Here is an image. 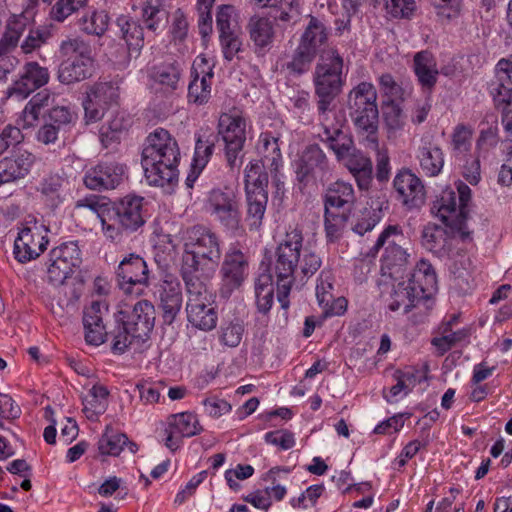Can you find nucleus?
<instances>
[{
    "label": "nucleus",
    "mask_w": 512,
    "mask_h": 512,
    "mask_svg": "<svg viewBox=\"0 0 512 512\" xmlns=\"http://www.w3.org/2000/svg\"><path fill=\"white\" fill-rule=\"evenodd\" d=\"M180 148L176 139L163 128L151 132L142 150L144 176L150 186L164 187L178 180Z\"/></svg>",
    "instance_id": "obj_1"
},
{
    "label": "nucleus",
    "mask_w": 512,
    "mask_h": 512,
    "mask_svg": "<svg viewBox=\"0 0 512 512\" xmlns=\"http://www.w3.org/2000/svg\"><path fill=\"white\" fill-rule=\"evenodd\" d=\"M221 258L219 237L211 230L195 226L187 230L183 243V280L209 281Z\"/></svg>",
    "instance_id": "obj_2"
},
{
    "label": "nucleus",
    "mask_w": 512,
    "mask_h": 512,
    "mask_svg": "<svg viewBox=\"0 0 512 512\" xmlns=\"http://www.w3.org/2000/svg\"><path fill=\"white\" fill-rule=\"evenodd\" d=\"M346 74L344 59L339 51L333 47L323 50L313 72L318 114L333 112L330 106L342 91Z\"/></svg>",
    "instance_id": "obj_3"
},
{
    "label": "nucleus",
    "mask_w": 512,
    "mask_h": 512,
    "mask_svg": "<svg viewBox=\"0 0 512 512\" xmlns=\"http://www.w3.org/2000/svg\"><path fill=\"white\" fill-rule=\"evenodd\" d=\"M303 236L298 228L289 229L275 252L274 274L277 298L283 309L289 307L288 296L294 283L295 271L301 257Z\"/></svg>",
    "instance_id": "obj_4"
},
{
    "label": "nucleus",
    "mask_w": 512,
    "mask_h": 512,
    "mask_svg": "<svg viewBox=\"0 0 512 512\" xmlns=\"http://www.w3.org/2000/svg\"><path fill=\"white\" fill-rule=\"evenodd\" d=\"M348 108L354 124L364 140L371 147L377 146L378 107L377 91L370 82H360L347 97Z\"/></svg>",
    "instance_id": "obj_5"
},
{
    "label": "nucleus",
    "mask_w": 512,
    "mask_h": 512,
    "mask_svg": "<svg viewBox=\"0 0 512 512\" xmlns=\"http://www.w3.org/2000/svg\"><path fill=\"white\" fill-rule=\"evenodd\" d=\"M144 198L127 195L113 206L103 220V234L112 242H120L124 232H134L144 223Z\"/></svg>",
    "instance_id": "obj_6"
},
{
    "label": "nucleus",
    "mask_w": 512,
    "mask_h": 512,
    "mask_svg": "<svg viewBox=\"0 0 512 512\" xmlns=\"http://www.w3.org/2000/svg\"><path fill=\"white\" fill-rule=\"evenodd\" d=\"M187 292V319L192 326L203 331L213 330L218 321L214 295L208 281L184 280Z\"/></svg>",
    "instance_id": "obj_7"
},
{
    "label": "nucleus",
    "mask_w": 512,
    "mask_h": 512,
    "mask_svg": "<svg viewBox=\"0 0 512 512\" xmlns=\"http://www.w3.org/2000/svg\"><path fill=\"white\" fill-rule=\"evenodd\" d=\"M471 189L463 182L457 183V191L444 189L432 202L431 214L447 227L461 231L468 216Z\"/></svg>",
    "instance_id": "obj_8"
},
{
    "label": "nucleus",
    "mask_w": 512,
    "mask_h": 512,
    "mask_svg": "<svg viewBox=\"0 0 512 512\" xmlns=\"http://www.w3.org/2000/svg\"><path fill=\"white\" fill-rule=\"evenodd\" d=\"M247 216L246 221L251 230L261 227L268 202V175L263 172V165L249 162L244 169Z\"/></svg>",
    "instance_id": "obj_9"
},
{
    "label": "nucleus",
    "mask_w": 512,
    "mask_h": 512,
    "mask_svg": "<svg viewBox=\"0 0 512 512\" xmlns=\"http://www.w3.org/2000/svg\"><path fill=\"white\" fill-rule=\"evenodd\" d=\"M124 79L119 75L100 78L91 84L83 101L87 123L101 120L106 111L120 103Z\"/></svg>",
    "instance_id": "obj_10"
},
{
    "label": "nucleus",
    "mask_w": 512,
    "mask_h": 512,
    "mask_svg": "<svg viewBox=\"0 0 512 512\" xmlns=\"http://www.w3.org/2000/svg\"><path fill=\"white\" fill-rule=\"evenodd\" d=\"M249 127L248 118L238 110H230L219 116L217 133L224 143L225 157L231 168L240 164L238 158L244 148Z\"/></svg>",
    "instance_id": "obj_11"
},
{
    "label": "nucleus",
    "mask_w": 512,
    "mask_h": 512,
    "mask_svg": "<svg viewBox=\"0 0 512 512\" xmlns=\"http://www.w3.org/2000/svg\"><path fill=\"white\" fill-rule=\"evenodd\" d=\"M207 209L225 229L236 232L241 228L240 203L233 189H213L207 200Z\"/></svg>",
    "instance_id": "obj_12"
},
{
    "label": "nucleus",
    "mask_w": 512,
    "mask_h": 512,
    "mask_svg": "<svg viewBox=\"0 0 512 512\" xmlns=\"http://www.w3.org/2000/svg\"><path fill=\"white\" fill-rule=\"evenodd\" d=\"M120 289L126 295L141 296L149 286V270L146 261L136 254L125 257L116 271Z\"/></svg>",
    "instance_id": "obj_13"
},
{
    "label": "nucleus",
    "mask_w": 512,
    "mask_h": 512,
    "mask_svg": "<svg viewBox=\"0 0 512 512\" xmlns=\"http://www.w3.org/2000/svg\"><path fill=\"white\" fill-rule=\"evenodd\" d=\"M47 269L53 284H62L81 263V251L76 241L64 242L50 251Z\"/></svg>",
    "instance_id": "obj_14"
},
{
    "label": "nucleus",
    "mask_w": 512,
    "mask_h": 512,
    "mask_svg": "<svg viewBox=\"0 0 512 512\" xmlns=\"http://www.w3.org/2000/svg\"><path fill=\"white\" fill-rule=\"evenodd\" d=\"M318 120L322 128V141L328 144L339 160H343L353 150L351 137L343 131V118L333 111L318 114Z\"/></svg>",
    "instance_id": "obj_15"
},
{
    "label": "nucleus",
    "mask_w": 512,
    "mask_h": 512,
    "mask_svg": "<svg viewBox=\"0 0 512 512\" xmlns=\"http://www.w3.org/2000/svg\"><path fill=\"white\" fill-rule=\"evenodd\" d=\"M48 244L43 226L33 223L20 229L14 242L15 258L26 263L39 257Z\"/></svg>",
    "instance_id": "obj_16"
},
{
    "label": "nucleus",
    "mask_w": 512,
    "mask_h": 512,
    "mask_svg": "<svg viewBox=\"0 0 512 512\" xmlns=\"http://www.w3.org/2000/svg\"><path fill=\"white\" fill-rule=\"evenodd\" d=\"M222 292L231 294L239 288L248 275V260L237 245H230L222 263Z\"/></svg>",
    "instance_id": "obj_17"
},
{
    "label": "nucleus",
    "mask_w": 512,
    "mask_h": 512,
    "mask_svg": "<svg viewBox=\"0 0 512 512\" xmlns=\"http://www.w3.org/2000/svg\"><path fill=\"white\" fill-rule=\"evenodd\" d=\"M49 78L47 68L40 66L37 62H28L24 65L20 77L7 89V95L24 100L35 90L46 85Z\"/></svg>",
    "instance_id": "obj_18"
},
{
    "label": "nucleus",
    "mask_w": 512,
    "mask_h": 512,
    "mask_svg": "<svg viewBox=\"0 0 512 512\" xmlns=\"http://www.w3.org/2000/svg\"><path fill=\"white\" fill-rule=\"evenodd\" d=\"M125 168L116 162H101L89 168L83 182L90 190L115 189L124 179Z\"/></svg>",
    "instance_id": "obj_19"
},
{
    "label": "nucleus",
    "mask_w": 512,
    "mask_h": 512,
    "mask_svg": "<svg viewBox=\"0 0 512 512\" xmlns=\"http://www.w3.org/2000/svg\"><path fill=\"white\" fill-rule=\"evenodd\" d=\"M399 201L408 209L420 208L426 198L421 179L408 169L399 171L393 180Z\"/></svg>",
    "instance_id": "obj_20"
},
{
    "label": "nucleus",
    "mask_w": 512,
    "mask_h": 512,
    "mask_svg": "<svg viewBox=\"0 0 512 512\" xmlns=\"http://www.w3.org/2000/svg\"><path fill=\"white\" fill-rule=\"evenodd\" d=\"M214 64L200 55L193 63V80L188 87V99L197 105L206 103L211 94Z\"/></svg>",
    "instance_id": "obj_21"
},
{
    "label": "nucleus",
    "mask_w": 512,
    "mask_h": 512,
    "mask_svg": "<svg viewBox=\"0 0 512 512\" xmlns=\"http://www.w3.org/2000/svg\"><path fill=\"white\" fill-rule=\"evenodd\" d=\"M459 319V315L452 314L445 318L438 326L437 335L432 338L431 344L440 355L445 354L456 345L469 343L471 328L462 327L456 329Z\"/></svg>",
    "instance_id": "obj_22"
},
{
    "label": "nucleus",
    "mask_w": 512,
    "mask_h": 512,
    "mask_svg": "<svg viewBox=\"0 0 512 512\" xmlns=\"http://www.w3.org/2000/svg\"><path fill=\"white\" fill-rule=\"evenodd\" d=\"M202 427L197 416L190 412H181L169 416L165 429V445L172 451L177 450L184 437H192L199 434Z\"/></svg>",
    "instance_id": "obj_23"
},
{
    "label": "nucleus",
    "mask_w": 512,
    "mask_h": 512,
    "mask_svg": "<svg viewBox=\"0 0 512 512\" xmlns=\"http://www.w3.org/2000/svg\"><path fill=\"white\" fill-rule=\"evenodd\" d=\"M119 321L136 333L134 337L147 340L154 326V306L147 300H140L131 310H121Z\"/></svg>",
    "instance_id": "obj_24"
},
{
    "label": "nucleus",
    "mask_w": 512,
    "mask_h": 512,
    "mask_svg": "<svg viewBox=\"0 0 512 512\" xmlns=\"http://www.w3.org/2000/svg\"><path fill=\"white\" fill-rule=\"evenodd\" d=\"M35 156L27 150L15 151L0 160V185L24 178L31 170Z\"/></svg>",
    "instance_id": "obj_25"
},
{
    "label": "nucleus",
    "mask_w": 512,
    "mask_h": 512,
    "mask_svg": "<svg viewBox=\"0 0 512 512\" xmlns=\"http://www.w3.org/2000/svg\"><path fill=\"white\" fill-rule=\"evenodd\" d=\"M37 191L45 204L55 209L70 195V182L67 177L60 174H49L39 182Z\"/></svg>",
    "instance_id": "obj_26"
},
{
    "label": "nucleus",
    "mask_w": 512,
    "mask_h": 512,
    "mask_svg": "<svg viewBox=\"0 0 512 512\" xmlns=\"http://www.w3.org/2000/svg\"><path fill=\"white\" fill-rule=\"evenodd\" d=\"M257 151L261 156V160H253L252 162H258L260 165H263V172L267 168L271 172L277 173L283 163L279 137L269 131L262 132L259 135Z\"/></svg>",
    "instance_id": "obj_27"
},
{
    "label": "nucleus",
    "mask_w": 512,
    "mask_h": 512,
    "mask_svg": "<svg viewBox=\"0 0 512 512\" xmlns=\"http://www.w3.org/2000/svg\"><path fill=\"white\" fill-rule=\"evenodd\" d=\"M94 73V60L91 55L78 59L61 61L58 80L63 84H74L90 78Z\"/></svg>",
    "instance_id": "obj_28"
},
{
    "label": "nucleus",
    "mask_w": 512,
    "mask_h": 512,
    "mask_svg": "<svg viewBox=\"0 0 512 512\" xmlns=\"http://www.w3.org/2000/svg\"><path fill=\"white\" fill-rule=\"evenodd\" d=\"M160 307L163 319L171 324L182 307V292L180 283L176 279L164 280L159 290Z\"/></svg>",
    "instance_id": "obj_29"
},
{
    "label": "nucleus",
    "mask_w": 512,
    "mask_h": 512,
    "mask_svg": "<svg viewBox=\"0 0 512 512\" xmlns=\"http://www.w3.org/2000/svg\"><path fill=\"white\" fill-rule=\"evenodd\" d=\"M417 290L416 285H412L409 281L398 283L391 294L389 310L395 312L402 309L403 313H408L411 308H418L427 297Z\"/></svg>",
    "instance_id": "obj_30"
},
{
    "label": "nucleus",
    "mask_w": 512,
    "mask_h": 512,
    "mask_svg": "<svg viewBox=\"0 0 512 512\" xmlns=\"http://www.w3.org/2000/svg\"><path fill=\"white\" fill-rule=\"evenodd\" d=\"M329 30L325 23L310 16L309 22L301 35L299 46L310 52L314 56L322 53V47L328 42Z\"/></svg>",
    "instance_id": "obj_31"
},
{
    "label": "nucleus",
    "mask_w": 512,
    "mask_h": 512,
    "mask_svg": "<svg viewBox=\"0 0 512 512\" xmlns=\"http://www.w3.org/2000/svg\"><path fill=\"white\" fill-rule=\"evenodd\" d=\"M417 158L423 173L428 177L439 175L444 166L442 149L429 138H422Z\"/></svg>",
    "instance_id": "obj_32"
},
{
    "label": "nucleus",
    "mask_w": 512,
    "mask_h": 512,
    "mask_svg": "<svg viewBox=\"0 0 512 512\" xmlns=\"http://www.w3.org/2000/svg\"><path fill=\"white\" fill-rule=\"evenodd\" d=\"M452 240L444 228L434 223H428L423 228L422 245L438 257L449 256Z\"/></svg>",
    "instance_id": "obj_33"
},
{
    "label": "nucleus",
    "mask_w": 512,
    "mask_h": 512,
    "mask_svg": "<svg viewBox=\"0 0 512 512\" xmlns=\"http://www.w3.org/2000/svg\"><path fill=\"white\" fill-rule=\"evenodd\" d=\"M414 72L420 85L431 90L438 78V67L433 54L427 50L417 52L413 59Z\"/></svg>",
    "instance_id": "obj_34"
},
{
    "label": "nucleus",
    "mask_w": 512,
    "mask_h": 512,
    "mask_svg": "<svg viewBox=\"0 0 512 512\" xmlns=\"http://www.w3.org/2000/svg\"><path fill=\"white\" fill-rule=\"evenodd\" d=\"M356 200L352 184L345 181L331 183L325 193V208L350 211Z\"/></svg>",
    "instance_id": "obj_35"
},
{
    "label": "nucleus",
    "mask_w": 512,
    "mask_h": 512,
    "mask_svg": "<svg viewBox=\"0 0 512 512\" xmlns=\"http://www.w3.org/2000/svg\"><path fill=\"white\" fill-rule=\"evenodd\" d=\"M359 189L367 190L372 181V162L362 152L352 150L344 159Z\"/></svg>",
    "instance_id": "obj_36"
},
{
    "label": "nucleus",
    "mask_w": 512,
    "mask_h": 512,
    "mask_svg": "<svg viewBox=\"0 0 512 512\" xmlns=\"http://www.w3.org/2000/svg\"><path fill=\"white\" fill-rule=\"evenodd\" d=\"M327 168V158L317 145H310L302 152L297 164V172L302 177L317 176Z\"/></svg>",
    "instance_id": "obj_37"
},
{
    "label": "nucleus",
    "mask_w": 512,
    "mask_h": 512,
    "mask_svg": "<svg viewBox=\"0 0 512 512\" xmlns=\"http://www.w3.org/2000/svg\"><path fill=\"white\" fill-rule=\"evenodd\" d=\"M168 0H139L141 19L147 30L157 33L166 18Z\"/></svg>",
    "instance_id": "obj_38"
},
{
    "label": "nucleus",
    "mask_w": 512,
    "mask_h": 512,
    "mask_svg": "<svg viewBox=\"0 0 512 512\" xmlns=\"http://www.w3.org/2000/svg\"><path fill=\"white\" fill-rule=\"evenodd\" d=\"M108 395L109 392L105 386L99 384L92 386L83 398V413L87 419L95 421L106 411Z\"/></svg>",
    "instance_id": "obj_39"
},
{
    "label": "nucleus",
    "mask_w": 512,
    "mask_h": 512,
    "mask_svg": "<svg viewBox=\"0 0 512 512\" xmlns=\"http://www.w3.org/2000/svg\"><path fill=\"white\" fill-rule=\"evenodd\" d=\"M474 130L471 126L457 124L451 133V154L456 161H462L472 149Z\"/></svg>",
    "instance_id": "obj_40"
},
{
    "label": "nucleus",
    "mask_w": 512,
    "mask_h": 512,
    "mask_svg": "<svg viewBox=\"0 0 512 512\" xmlns=\"http://www.w3.org/2000/svg\"><path fill=\"white\" fill-rule=\"evenodd\" d=\"M181 66L176 61L163 62L150 68L149 76L155 83L167 89H176L181 77Z\"/></svg>",
    "instance_id": "obj_41"
},
{
    "label": "nucleus",
    "mask_w": 512,
    "mask_h": 512,
    "mask_svg": "<svg viewBox=\"0 0 512 512\" xmlns=\"http://www.w3.org/2000/svg\"><path fill=\"white\" fill-rule=\"evenodd\" d=\"M216 136L210 129H201L195 133V149L192 162L198 168H205L213 155Z\"/></svg>",
    "instance_id": "obj_42"
},
{
    "label": "nucleus",
    "mask_w": 512,
    "mask_h": 512,
    "mask_svg": "<svg viewBox=\"0 0 512 512\" xmlns=\"http://www.w3.org/2000/svg\"><path fill=\"white\" fill-rule=\"evenodd\" d=\"M408 281L412 285H416L417 291L428 298V295L436 288L437 277L432 265L421 259L416 264L412 277Z\"/></svg>",
    "instance_id": "obj_43"
},
{
    "label": "nucleus",
    "mask_w": 512,
    "mask_h": 512,
    "mask_svg": "<svg viewBox=\"0 0 512 512\" xmlns=\"http://www.w3.org/2000/svg\"><path fill=\"white\" fill-rule=\"evenodd\" d=\"M55 98L47 90L41 91L34 95L25 105L22 111L21 119L22 127L29 128L38 120L41 110L53 105Z\"/></svg>",
    "instance_id": "obj_44"
},
{
    "label": "nucleus",
    "mask_w": 512,
    "mask_h": 512,
    "mask_svg": "<svg viewBox=\"0 0 512 512\" xmlns=\"http://www.w3.org/2000/svg\"><path fill=\"white\" fill-rule=\"evenodd\" d=\"M251 40L258 48L270 46L274 39V27L271 20L263 17H252L248 24Z\"/></svg>",
    "instance_id": "obj_45"
},
{
    "label": "nucleus",
    "mask_w": 512,
    "mask_h": 512,
    "mask_svg": "<svg viewBox=\"0 0 512 512\" xmlns=\"http://www.w3.org/2000/svg\"><path fill=\"white\" fill-rule=\"evenodd\" d=\"M256 305L259 312L266 314L274 303L273 276L269 273L260 274L255 281Z\"/></svg>",
    "instance_id": "obj_46"
},
{
    "label": "nucleus",
    "mask_w": 512,
    "mask_h": 512,
    "mask_svg": "<svg viewBox=\"0 0 512 512\" xmlns=\"http://www.w3.org/2000/svg\"><path fill=\"white\" fill-rule=\"evenodd\" d=\"M117 25L120 28L122 38L130 49L138 50L144 44L143 28L130 16L121 15L117 18Z\"/></svg>",
    "instance_id": "obj_47"
},
{
    "label": "nucleus",
    "mask_w": 512,
    "mask_h": 512,
    "mask_svg": "<svg viewBox=\"0 0 512 512\" xmlns=\"http://www.w3.org/2000/svg\"><path fill=\"white\" fill-rule=\"evenodd\" d=\"M127 444L128 438L125 434L106 428L98 441V450L101 455L118 456Z\"/></svg>",
    "instance_id": "obj_48"
},
{
    "label": "nucleus",
    "mask_w": 512,
    "mask_h": 512,
    "mask_svg": "<svg viewBox=\"0 0 512 512\" xmlns=\"http://www.w3.org/2000/svg\"><path fill=\"white\" fill-rule=\"evenodd\" d=\"M134 335H136V333H132V329H130V327L125 323L121 322V324H119L114 330L112 339L113 352L122 354L129 347L139 349L146 340L136 338Z\"/></svg>",
    "instance_id": "obj_49"
},
{
    "label": "nucleus",
    "mask_w": 512,
    "mask_h": 512,
    "mask_svg": "<svg viewBox=\"0 0 512 512\" xmlns=\"http://www.w3.org/2000/svg\"><path fill=\"white\" fill-rule=\"evenodd\" d=\"M91 55L89 45L80 37H68L59 45V56L61 61L78 59Z\"/></svg>",
    "instance_id": "obj_50"
},
{
    "label": "nucleus",
    "mask_w": 512,
    "mask_h": 512,
    "mask_svg": "<svg viewBox=\"0 0 512 512\" xmlns=\"http://www.w3.org/2000/svg\"><path fill=\"white\" fill-rule=\"evenodd\" d=\"M127 129V124L122 116L116 115L103 124L99 130V137L104 147H109L120 140Z\"/></svg>",
    "instance_id": "obj_51"
},
{
    "label": "nucleus",
    "mask_w": 512,
    "mask_h": 512,
    "mask_svg": "<svg viewBox=\"0 0 512 512\" xmlns=\"http://www.w3.org/2000/svg\"><path fill=\"white\" fill-rule=\"evenodd\" d=\"M325 232L329 241L334 242L338 240L346 227L348 214L336 213L334 209L325 208Z\"/></svg>",
    "instance_id": "obj_52"
},
{
    "label": "nucleus",
    "mask_w": 512,
    "mask_h": 512,
    "mask_svg": "<svg viewBox=\"0 0 512 512\" xmlns=\"http://www.w3.org/2000/svg\"><path fill=\"white\" fill-rule=\"evenodd\" d=\"M29 23L30 19L25 14L12 15L8 20L6 32L0 39V42L16 48L21 35Z\"/></svg>",
    "instance_id": "obj_53"
},
{
    "label": "nucleus",
    "mask_w": 512,
    "mask_h": 512,
    "mask_svg": "<svg viewBox=\"0 0 512 512\" xmlns=\"http://www.w3.org/2000/svg\"><path fill=\"white\" fill-rule=\"evenodd\" d=\"M87 3L88 0H57L50 10V17L52 20L62 23Z\"/></svg>",
    "instance_id": "obj_54"
},
{
    "label": "nucleus",
    "mask_w": 512,
    "mask_h": 512,
    "mask_svg": "<svg viewBox=\"0 0 512 512\" xmlns=\"http://www.w3.org/2000/svg\"><path fill=\"white\" fill-rule=\"evenodd\" d=\"M86 208L92 211L100 219L101 226L103 227V220L109 214L110 205L105 198L97 195L85 196L76 201L75 209Z\"/></svg>",
    "instance_id": "obj_55"
},
{
    "label": "nucleus",
    "mask_w": 512,
    "mask_h": 512,
    "mask_svg": "<svg viewBox=\"0 0 512 512\" xmlns=\"http://www.w3.org/2000/svg\"><path fill=\"white\" fill-rule=\"evenodd\" d=\"M385 124L388 131V137H396L398 132L402 131L405 126V116L398 104L392 102L387 106L384 113Z\"/></svg>",
    "instance_id": "obj_56"
},
{
    "label": "nucleus",
    "mask_w": 512,
    "mask_h": 512,
    "mask_svg": "<svg viewBox=\"0 0 512 512\" xmlns=\"http://www.w3.org/2000/svg\"><path fill=\"white\" fill-rule=\"evenodd\" d=\"M387 13L396 19H410L416 9V0H385Z\"/></svg>",
    "instance_id": "obj_57"
},
{
    "label": "nucleus",
    "mask_w": 512,
    "mask_h": 512,
    "mask_svg": "<svg viewBox=\"0 0 512 512\" xmlns=\"http://www.w3.org/2000/svg\"><path fill=\"white\" fill-rule=\"evenodd\" d=\"M109 17L105 11H94L83 19V31L87 34L101 36L108 28Z\"/></svg>",
    "instance_id": "obj_58"
},
{
    "label": "nucleus",
    "mask_w": 512,
    "mask_h": 512,
    "mask_svg": "<svg viewBox=\"0 0 512 512\" xmlns=\"http://www.w3.org/2000/svg\"><path fill=\"white\" fill-rule=\"evenodd\" d=\"M315 57L316 56L298 45L292 60L287 63V69L293 75H301L308 71Z\"/></svg>",
    "instance_id": "obj_59"
},
{
    "label": "nucleus",
    "mask_w": 512,
    "mask_h": 512,
    "mask_svg": "<svg viewBox=\"0 0 512 512\" xmlns=\"http://www.w3.org/2000/svg\"><path fill=\"white\" fill-rule=\"evenodd\" d=\"M491 94L494 104L498 110L502 112V118L507 113H512V89L503 83L497 84L492 88Z\"/></svg>",
    "instance_id": "obj_60"
},
{
    "label": "nucleus",
    "mask_w": 512,
    "mask_h": 512,
    "mask_svg": "<svg viewBox=\"0 0 512 512\" xmlns=\"http://www.w3.org/2000/svg\"><path fill=\"white\" fill-rule=\"evenodd\" d=\"M139 391V396L144 404H154L160 399L161 393L166 388L162 381L149 382L143 381L136 385Z\"/></svg>",
    "instance_id": "obj_61"
},
{
    "label": "nucleus",
    "mask_w": 512,
    "mask_h": 512,
    "mask_svg": "<svg viewBox=\"0 0 512 512\" xmlns=\"http://www.w3.org/2000/svg\"><path fill=\"white\" fill-rule=\"evenodd\" d=\"M108 312V306L103 301H94L84 310L83 325L84 327H92L104 325L103 319Z\"/></svg>",
    "instance_id": "obj_62"
},
{
    "label": "nucleus",
    "mask_w": 512,
    "mask_h": 512,
    "mask_svg": "<svg viewBox=\"0 0 512 512\" xmlns=\"http://www.w3.org/2000/svg\"><path fill=\"white\" fill-rule=\"evenodd\" d=\"M333 277L329 271H322L317 279L316 298L319 306L328 305L333 295Z\"/></svg>",
    "instance_id": "obj_63"
},
{
    "label": "nucleus",
    "mask_w": 512,
    "mask_h": 512,
    "mask_svg": "<svg viewBox=\"0 0 512 512\" xmlns=\"http://www.w3.org/2000/svg\"><path fill=\"white\" fill-rule=\"evenodd\" d=\"M461 165L462 176L471 184L476 185L481 179L480 160L476 155L468 154L462 161H457Z\"/></svg>",
    "instance_id": "obj_64"
}]
</instances>
